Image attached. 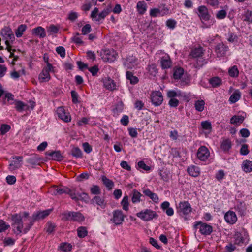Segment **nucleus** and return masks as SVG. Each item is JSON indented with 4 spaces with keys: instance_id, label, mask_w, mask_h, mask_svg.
<instances>
[{
    "instance_id": "obj_1",
    "label": "nucleus",
    "mask_w": 252,
    "mask_h": 252,
    "mask_svg": "<svg viewBox=\"0 0 252 252\" xmlns=\"http://www.w3.org/2000/svg\"><path fill=\"white\" fill-rule=\"evenodd\" d=\"M0 35L3 39L5 40L6 49L8 51H10V44L12 43L15 39L14 35L12 30L8 27H4L1 30Z\"/></svg>"
},
{
    "instance_id": "obj_2",
    "label": "nucleus",
    "mask_w": 252,
    "mask_h": 252,
    "mask_svg": "<svg viewBox=\"0 0 252 252\" xmlns=\"http://www.w3.org/2000/svg\"><path fill=\"white\" fill-rule=\"evenodd\" d=\"M62 215V220H64L82 222L85 220L84 216L79 212H65L63 213Z\"/></svg>"
},
{
    "instance_id": "obj_3",
    "label": "nucleus",
    "mask_w": 252,
    "mask_h": 252,
    "mask_svg": "<svg viewBox=\"0 0 252 252\" xmlns=\"http://www.w3.org/2000/svg\"><path fill=\"white\" fill-rule=\"evenodd\" d=\"M98 11L99 9L97 7L94 8L91 12V17L92 19H95L97 22H102V21L111 13L112 9L111 7H107L97 15Z\"/></svg>"
},
{
    "instance_id": "obj_4",
    "label": "nucleus",
    "mask_w": 252,
    "mask_h": 252,
    "mask_svg": "<svg viewBox=\"0 0 252 252\" xmlns=\"http://www.w3.org/2000/svg\"><path fill=\"white\" fill-rule=\"evenodd\" d=\"M192 211L190 204L188 201H182L179 204L177 209V213L181 217H185Z\"/></svg>"
},
{
    "instance_id": "obj_5",
    "label": "nucleus",
    "mask_w": 252,
    "mask_h": 252,
    "mask_svg": "<svg viewBox=\"0 0 252 252\" xmlns=\"http://www.w3.org/2000/svg\"><path fill=\"white\" fill-rule=\"evenodd\" d=\"M136 216L141 220L146 221L151 220L153 218L158 217L156 212L150 209H145L143 211H141L137 213Z\"/></svg>"
},
{
    "instance_id": "obj_6",
    "label": "nucleus",
    "mask_w": 252,
    "mask_h": 252,
    "mask_svg": "<svg viewBox=\"0 0 252 252\" xmlns=\"http://www.w3.org/2000/svg\"><path fill=\"white\" fill-rule=\"evenodd\" d=\"M194 227L196 229L198 228L200 233L204 235H209L213 231V228L211 225L205 223H202L201 221L198 222L195 224Z\"/></svg>"
},
{
    "instance_id": "obj_7",
    "label": "nucleus",
    "mask_w": 252,
    "mask_h": 252,
    "mask_svg": "<svg viewBox=\"0 0 252 252\" xmlns=\"http://www.w3.org/2000/svg\"><path fill=\"white\" fill-rule=\"evenodd\" d=\"M113 217L110 219L111 221L115 225H121L124 221L125 216L124 215L122 211L120 210H115L112 212Z\"/></svg>"
},
{
    "instance_id": "obj_8",
    "label": "nucleus",
    "mask_w": 252,
    "mask_h": 252,
    "mask_svg": "<svg viewBox=\"0 0 252 252\" xmlns=\"http://www.w3.org/2000/svg\"><path fill=\"white\" fill-rule=\"evenodd\" d=\"M151 100L154 106H160L163 101L162 93L159 91L152 92L151 94Z\"/></svg>"
},
{
    "instance_id": "obj_9",
    "label": "nucleus",
    "mask_w": 252,
    "mask_h": 252,
    "mask_svg": "<svg viewBox=\"0 0 252 252\" xmlns=\"http://www.w3.org/2000/svg\"><path fill=\"white\" fill-rule=\"evenodd\" d=\"M53 69V67L52 65L50 63H48V66L44 67L39 75V79L41 82H48L50 80L51 77L49 72L52 71Z\"/></svg>"
},
{
    "instance_id": "obj_10",
    "label": "nucleus",
    "mask_w": 252,
    "mask_h": 252,
    "mask_svg": "<svg viewBox=\"0 0 252 252\" xmlns=\"http://www.w3.org/2000/svg\"><path fill=\"white\" fill-rule=\"evenodd\" d=\"M91 204L94 206H99L101 209H104L107 205L104 197L99 195L94 196L91 200Z\"/></svg>"
},
{
    "instance_id": "obj_11",
    "label": "nucleus",
    "mask_w": 252,
    "mask_h": 252,
    "mask_svg": "<svg viewBox=\"0 0 252 252\" xmlns=\"http://www.w3.org/2000/svg\"><path fill=\"white\" fill-rule=\"evenodd\" d=\"M57 114L59 119L67 123L71 121V116L68 112H65L63 107H59L57 109Z\"/></svg>"
},
{
    "instance_id": "obj_12",
    "label": "nucleus",
    "mask_w": 252,
    "mask_h": 252,
    "mask_svg": "<svg viewBox=\"0 0 252 252\" xmlns=\"http://www.w3.org/2000/svg\"><path fill=\"white\" fill-rule=\"evenodd\" d=\"M210 155L208 149L205 146H201L197 152V157L199 159L205 161Z\"/></svg>"
},
{
    "instance_id": "obj_13",
    "label": "nucleus",
    "mask_w": 252,
    "mask_h": 252,
    "mask_svg": "<svg viewBox=\"0 0 252 252\" xmlns=\"http://www.w3.org/2000/svg\"><path fill=\"white\" fill-rule=\"evenodd\" d=\"M198 15L201 19L204 21H208L210 18V15L209 13L208 9L205 6H200L198 7Z\"/></svg>"
},
{
    "instance_id": "obj_14",
    "label": "nucleus",
    "mask_w": 252,
    "mask_h": 252,
    "mask_svg": "<svg viewBox=\"0 0 252 252\" xmlns=\"http://www.w3.org/2000/svg\"><path fill=\"white\" fill-rule=\"evenodd\" d=\"M224 219L227 223L231 224L235 223L237 220L235 213L232 211H229L225 214Z\"/></svg>"
},
{
    "instance_id": "obj_15",
    "label": "nucleus",
    "mask_w": 252,
    "mask_h": 252,
    "mask_svg": "<svg viewBox=\"0 0 252 252\" xmlns=\"http://www.w3.org/2000/svg\"><path fill=\"white\" fill-rule=\"evenodd\" d=\"M13 158L16 159V160L12 161L9 165V169L11 171L21 167L22 165L21 162L23 160V157L22 156L15 157Z\"/></svg>"
},
{
    "instance_id": "obj_16",
    "label": "nucleus",
    "mask_w": 252,
    "mask_h": 252,
    "mask_svg": "<svg viewBox=\"0 0 252 252\" xmlns=\"http://www.w3.org/2000/svg\"><path fill=\"white\" fill-rule=\"evenodd\" d=\"M228 50V47L223 43H219L215 48V52L219 57L224 56Z\"/></svg>"
},
{
    "instance_id": "obj_17",
    "label": "nucleus",
    "mask_w": 252,
    "mask_h": 252,
    "mask_svg": "<svg viewBox=\"0 0 252 252\" xmlns=\"http://www.w3.org/2000/svg\"><path fill=\"white\" fill-rule=\"evenodd\" d=\"M137 63V59L133 56L127 57L126 61L124 63V65L127 69H131Z\"/></svg>"
},
{
    "instance_id": "obj_18",
    "label": "nucleus",
    "mask_w": 252,
    "mask_h": 252,
    "mask_svg": "<svg viewBox=\"0 0 252 252\" xmlns=\"http://www.w3.org/2000/svg\"><path fill=\"white\" fill-rule=\"evenodd\" d=\"M46 155L51 157V159L57 161H61L63 159V156H62L60 151H47Z\"/></svg>"
},
{
    "instance_id": "obj_19",
    "label": "nucleus",
    "mask_w": 252,
    "mask_h": 252,
    "mask_svg": "<svg viewBox=\"0 0 252 252\" xmlns=\"http://www.w3.org/2000/svg\"><path fill=\"white\" fill-rule=\"evenodd\" d=\"M50 212V210H46L34 213L32 216V219L34 220L43 219L49 215Z\"/></svg>"
},
{
    "instance_id": "obj_20",
    "label": "nucleus",
    "mask_w": 252,
    "mask_h": 252,
    "mask_svg": "<svg viewBox=\"0 0 252 252\" xmlns=\"http://www.w3.org/2000/svg\"><path fill=\"white\" fill-rule=\"evenodd\" d=\"M41 160V158L38 155H33L27 159V162L33 167L36 165H39Z\"/></svg>"
},
{
    "instance_id": "obj_21",
    "label": "nucleus",
    "mask_w": 252,
    "mask_h": 252,
    "mask_svg": "<svg viewBox=\"0 0 252 252\" xmlns=\"http://www.w3.org/2000/svg\"><path fill=\"white\" fill-rule=\"evenodd\" d=\"M160 64L162 69H167L171 67L172 62L169 56L162 57L160 59Z\"/></svg>"
},
{
    "instance_id": "obj_22",
    "label": "nucleus",
    "mask_w": 252,
    "mask_h": 252,
    "mask_svg": "<svg viewBox=\"0 0 252 252\" xmlns=\"http://www.w3.org/2000/svg\"><path fill=\"white\" fill-rule=\"evenodd\" d=\"M53 188L54 189V194L55 195H62L63 193L67 194L69 191V188L65 186H54Z\"/></svg>"
},
{
    "instance_id": "obj_23",
    "label": "nucleus",
    "mask_w": 252,
    "mask_h": 252,
    "mask_svg": "<svg viewBox=\"0 0 252 252\" xmlns=\"http://www.w3.org/2000/svg\"><path fill=\"white\" fill-rule=\"evenodd\" d=\"M104 85L105 87L110 90L113 91L116 89V84L114 80L109 77L106 78L104 79Z\"/></svg>"
},
{
    "instance_id": "obj_24",
    "label": "nucleus",
    "mask_w": 252,
    "mask_h": 252,
    "mask_svg": "<svg viewBox=\"0 0 252 252\" xmlns=\"http://www.w3.org/2000/svg\"><path fill=\"white\" fill-rule=\"evenodd\" d=\"M234 208L241 216H244L246 214L247 207L246 204L244 202H238Z\"/></svg>"
},
{
    "instance_id": "obj_25",
    "label": "nucleus",
    "mask_w": 252,
    "mask_h": 252,
    "mask_svg": "<svg viewBox=\"0 0 252 252\" xmlns=\"http://www.w3.org/2000/svg\"><path fill=\"white\" fill-rule=\"evenodd\" d=\"M170 203L168 201L163 202L161 205V208L165 212L166 214L171 216L174 214V210L172 208L169 207Z\"/></svg>"
},
{
    "instance_id": "obj_26",
    "label": "nucleus",
    "mask_w": 252,
    "mask_h": 252,
    "mask_svg": "<svg viewBox=\"0 0 252 252\" xmlns=\"http://www.w3.org/2000/svg\"><path fill=\"white\" fill-rule=\"evenodd\" d=\"M203 54V48L201 47L196 48L191 50L189 56L192 58H200Z\"/></svg>"
},
{
    "instance_id": "obj_27",
    "label": "nucleus",
    "mask_w": 252,
    "mask_h": 252,
    "mask_svg": "<svg viewBox=\"0 0 252 252\" xmlns=\"http://www.w3.org/2000/svg\"><path fill=\"white\" fill-rule=\"evenodd\" d=\"M143 193L145 195L149 197L154 202H158L159 198L158 195L155 193L152 192L149 189H144L143 190Z\"/></svg>"
},
{
    "instance_id": "obj_28",
    "label": "nucleus",
    "mask_w": 252,
    "mask_h": 252,
    "mask_svg": "<svg viewBox=\"0 0 252 252\" xmlns=\"http://www.w3.org/2000/svg\"><path fill=\"white\" fill-rule=\"evenodd\" d=\"M232 147V142L228 139H224L221 144L220 148L224 152L228 151Z\"/></svg>"
},
{
    "instance_id": "obj_29",
    "label": "nucleus",
    "mask_w": 252,
    "mask_h": 252,
    "mask_svg": "<svg viewBox=\"0 0 252 252\" xmlns=\"http://www.w3.org/2000/svg\"><path fill=\"white\" fill-rule=\"evenodd\" d=\"M142 195L140 192L134 189L132 191L131 201L135 204L140 202L141 201V197Z\"/></svg>"
},
{
    "instance_id": "obj_30",
    "label": "nucleus",
    "mask_w": 252,
    "mask_h": 252,
    "mask_svg": "<svg viewBox=\"0 0 252 252\" xmlns=\"http://www.w3.org/2000/svg\"><path fill=\"white\" fill-rule=\"evenodd\" d=\"M242 169L245 173L252 171V161L249 160H244L242 164Z\"/></svg>"
},
{
    "instance_id": "obj_31",
    "label": "nucleus",
    "mask_w": 252,
    "mask_h": 252,
    "mask_svg": "<svg viewBox=\"0 0 252 252\" xmlns=\"http://www.w3.org/2000/svg\"><path fill=\"white\" fill-rule=\"evenodd\" d=\"M115 52L112 51V53L109 50L105 51V55L103 57V59L105 61L112 62L115 60L116 56L114 55Z\"/></svg>"
},
{
    "instance_id": "obj_32",
    "label": "nucleus",
    "mask_w": 252,
    "mask_h": 252,
    "mask_svg": "<svg viewBox=\"0 0 252 252\" xmlns=\"http://www.w3.org/2000/svg\"><path fill=\"white\" fill-rule=\"evenodd\" d=\"M32 33L38 36L40 38H44L46 35L45 29L40 26L33 29L32 30Z\"/></svg>"
},
{
    "instance_id": "obj_33",
    "label": "nucleus",
    "mask_w": 252,
    "mask_h": 252,
    "mask_svg": "<svg viewBox=\"0 0 252 252\" xmlns=\"http://www.w3.org/2000/svg\"><path fill=\"white\" fill-rule=\"evenodd\" d=\"M187 171L190 176L194 177H197L200 174L199 168L194 165L189 167Z\"/></svg>"
},
{
    "instance_id": "obj_34",
    "label": "nucleus",
    "mask_w": 252,
    "mask_h": 252,
    "mask_svg": "<svg viewBox=\"0 0 252 252\" xmlns=\"http://www.w3.org/2000/svg\"><path fill=\"white\" fill-rule=\"evenodd\" d=\"M167 96L171 99L176 97L183 96V93L180 91H176L175 90H169L167 93Z\"/></svg>"
},
{
    "instance_id": "obj_35",
    "label": "nucleus",
    "mask_w": 252,
    "mask_h": 252,
    "mask_svg": "<svg viewBox=\"0 0 252 252\" xmlns=\"http://www.w3.org/2000/svg\"><path fill=\"white\" fill-rule=\"evenodd\" d=\"M136 8L138 13L142 15L146 11V4L143 1H139L137 3Z\"/></svg>"
},
{
    "instance_id": "obj_36",
    "label": "nucleus",
    "mask_w": 252,
    "mask_h": 252,
    "mask_svg": "<svg viewBox=\"0 0 252 252\" xmlns=\"http://www.w3.org/2000/svg\"><path fill=\"white\" fill-rule=\"evenodd\" d=\"M26 29L27 26L26 25L21 24L19 25L15 32L16 37L18 38L21 37Z\"/></svg>"
},
{
    "instance_id": "obj_37",
    "label": "nucleus",
    "mask_w": 252,
    "mask_h": 252,
    "mask_svg": "<svg viewBox=\"0 0 252 252\" xmlns=\"http://www.w3.org/2000/svg\"><path fill=\"white\" fill-rule=\"evenodd\" d=\"M205 102L203 100H198L195 102L194 103V107L198 112H202L204 109L205 107Z\"/></svg>"
},
{
    "instance_id": "obj_38",
    "label": "nucleus",
    "mask_w": 252,
    "mask_h": 252,
    "mask_svg": "<svg viewBox=\"0 0 252 252\" xmlns=\"http://www.w3.org/2000/svg\"><path fill=\"white\" fill-rule=\"evenodd\" d=\"M102 181L105 186L109 189H111L114 186V182L107 178L105 176H102Z\"/></svg>"
},
{
    "instance_id": "obj_39",
    "label": "nucleus",
    "mask_w": 252,
    "mask_h": 252,
    "mask_svg": "<svg viewBox=\"0 0 252 252\" xmlns=\"http://www.w3.org/2000/svg\"><path fill=\"white\" fill-rule=\"evenodd\" d=\"M201 126L203 129L207 130L205 133L209 134L212 130V126L210 122L207 121H202L201 123Z\"/></svg>"
},
{
    "instance_id": "obj_40",
    "label": "nucleus",
    "mask_w": 252,
    "mask_h": 252,
    "mask_svg": "<svg viewBox=\"0 0 252 252\" xmlns=\"http://www.w3.org/2000/svg\"><path fill=\"white\" fill-rule=\"evenodd\" d=\"M209 83L213 87H217L221 84V80L218 77H214L209 79Z\"/></svg>"
},
{
    "instance_id": "obj_41",
    "label": "nucleus",
    "mask_w": 252,
    "mask_h": 252,
    "mask_svg": "<svg viewBox=\"0 0 252 252\" xmlns=\"http://www.w3.org/2000/svg\"><path fill=\"white\" fill-rule=\"evenodd\" d=\"M126 77L132 84H135L138 82V78L136 76H133L132 73L130 71H127L126 72Z\"/></svg>"
},
{
    "instance_id": "obj_42",
    "label": "nucleus",
    "mask_w": 252,
    "mask_h": 252,
    "mask_svg": "<svg viewBox=\"0 0 252 252\" xmlns=\"http://www.w3.org/2000/svg\"><path fill=\"white\" fill-rule=\"evenodd\" d=\"M241 97V94L240 92L235 91L230 96L229 98V101L232 103H234L238 101Z\"/></svg>"
},
{
    "instance_id": "obj_43",
    "label": "nucleus",
    "mask_w": 252,
    "mask_h": 252,
    "mask_svg": "<svg viewBox=\"0 0 252 252\" xmlns=\"http://www.w3.org/2000/svg\"><path fill=\"white\" fill-rule=\"evenodd\" d=\"M239 70L236 65H234L229 69L228 74L232 77H237L239 75Z\"/></svg>"
},
{
    "instance_id": "obj_44",
    "label": "nucleus",
    "mask_w": 252,
    "mask_h": 252,
    "mask_svg": "<svg viewBox=\"0 0 252 252\" xmlns=\"http://www.w3.org/2000/svg\"><path fill=\"white\" fill-rule=\"evenodd\" d=\"M71 154L76 158H82V153L78 147H73L71 151Z\"/></svg>"
},
{
    "instance_id": "obj_45",
    "label": "nucleus",
    "mask_w": 252,
    "mask_h": 252,
    "mask_svg": "<svg viewBox=\"0 0 252 252\" xmlns=\"http://www.w3.org/2000/svg\"><path fill=\"white\" fill-rule=\"evenodd\" d=\"M184 69L181 67L174 69L173 78L175 79H180L184 74Z\"/></svg>"
},
{
    "instance_id": "obj_46",
    "label": "nucleus",
    "mask_w": 252,
    "mask_h": 252,
    "mask_svg": "<svg viewBox=\"0 0 252 252\" xmlns=\"http://www.w3.org/2000/svg\"><path fill=\"white\" fill-rule=\"evenodd\" d=\"M244 120V117L242 116H233L230 119V122L233 124L242 123Z\"/></svg>"
},
{
    "instance_id": "obj_47",
    "label": "nucleus",
    "mask_w": 252,
    "mask_h": 252,
    "mask_svg": "<svg viewBox=\"0 0 252 252\" xmlns=\"http://www.w3.org/2000/svg\"><path fill=\"white\" fill-rule=\"evenodd\" d=\"M14 227L13 231L15 234L17 235L20 234L22 233V228L23 227V221L15 224L13 225H12Z\"/></svg>"
},
{
    "instance_id": "obj_48",
    "label": "nucleus",
    "mask_w": 252,
    "mask_h": 252,
    "mask_svg": "<svg viewBox=\"0 0 252 252\" xmlns=\"http://www.w3.org/2000/svg\"><path fill=\"white\" fill-rule=\"evenodd\" d=\"M47 32L49 35L56 34L58 32L59 28L54 25H51L47 28Z\"/></svg>"
},
{
    "instance_id": "obj_49",
    "label": "nucleus",
    "mask_w": 252,
    "mask_h": 252,
    "mask_svg": "<svg viewBox=\"0 0 252 252\" xmlns=\"http://www.w3.org/2000/svg\"><path fill=\"white\" fill-rule=\"evenodd\" d=\"M147 69L150 74L153 76H155L158 73V69L155 64L149 65Z\"/></svg>"
},
{
    "instance_id": "obj_50",
    "label": "nucleus",
    "mask_w": 252,
    "mask_h": 252,
    "mask_svg": "<svg viewBox=\"0 0 252 252\" xmlns=\"http://www.w3.org/2000/svg\"><path fill=\"white\" fill-rule=\"evenodd\" d=\"M15 108L17 111L22 112L25 109L26 105L21 101H16L15 103Z\"/></svg>"
},
{
    "instance_id": "obj_51",
    "label": "nucleus",
    "mask_w": 252,
    "mask_h": 252,
    "mask_svg": "<svg viewBox=\"0 0 252 252\" xmlns=\"http://www.w3.org/2000/svg\"><path fill=\"white\" fill-rule=\"evenodd\" d=\"M78 236L80 238H84L87 235V231L84 227H79L77 229Z\"/></svg>"
},
{
    "instance_id": "obj_52",
    "label": "nucleus",
    "mask_w": 252,
    "mask_h": 252,
    "mask_svg": "<svg viewBox=\"0 0 252 252\" xmlns=\"http://www.w3.org/2000/svg\"><path fill=\"white\" fill-rule=\"evenodd\" d=\"M11 220L13 221L12 225L19 223L22 221L21 216L19 214H17L13 215L11 217Z\"/></svg>"
},
{
    "instance_id": "obj_53",
    "label": "nucleus",
    "mask_w": 252,
    "mask_h": 252,
    "mask_svg": "<svg viewBox=\"0 0 252 252\" xmlns=\"http://www.w3.org/2000/svg\"><path fill=\"white\" fill-rule=\"evenodd\" d=\"M59 249L64 252H68L71 251L72 246L69 244L63 243L59 246Z\"/></svg>"
},
{
    "instance_id": "obj_54",
    "label": "nucleus",
    "mask_w": 252,
    "mask_h": 252,
    "mask_svg": "<svg viewBox=\"0 0 252 252\" xmlns=\"http://www.w3.org/2000/svg\"><path fill=\"white\" fill-rule=\"evenodd\" d=\"M158 8L159 10H160V15L162 16L167 15L169 13V9L165 4L161 5Z\"/></svg>"
},
{
    "instance_id": "obj_55",
    "label": "nucleus",
    "mask_w": 252,
    "mask_h": 252,
    "mask_svg": "<svg viewBox=\"0 0 252 252\" xmlns=\"http://www.w3.org/2000/svg\"><path fill=\"white\" fill-rule=\"evenodd\" d=\"M121 205L124 210L127 211L128 210L129 202L128 197L127 196H124L121 201Z\"/></svg>"
},
{
    "instance_id": "obj_56",
    "label": "nucleus",
    "mask_w": 252,
    "mask_h": 252,
    "mask_svg": "<svg viewBox=\"0 0 252 252\" xmlns=\"http://www.w3.org/2000/svg\"><path fill=\"white\" fill-rule=\"evenodd\" d=\"M91 193L94 195H99L101 193V189L97 185H93L90 189Z\"/></svg>"
},
{
    "instance_id": "obj_57",
    "label": "nucleus",
    "mask_w": 252,
    "mask_h": 252,
    "mask_svg": "<svg viewBox=\"0 0 252 252\" xmlns=\"http://www.w3.org/2000/svg\"><path fill=\"white\" fill-rule=\"evenodd\" d=\"M244 21L249 23H252V11L247 10L244 14Z\"/></svg>"
},
{
    "instance_id": "obj_58",
    "label": "nucleus",
    "mask_w": 252,
    "mask_h": 252,
    "mask_svg": "<svg viewBox=\"0 0 252 252\" xmlns=\"http://www.w3.org/2000/svg\"><path fill=\"white\" fill-rule=\"evenodd\" d=\"M79 33H76V34L72 37V41L74 43L78 45H81L83 43L82 38H80Z\"/></svg>"
},
{
    "instance_id": "obj_59",
    "label": "nucleus",
    "mask_w": 252,
    "mask_h": 252,
    "mask_svg": "<svg viewBox=\"0 0 252 252\" xmlns=\"http://www.w3.org/2000/svg\"><path fill=\"white\" fill-rule=\"evenodd\" d=\"M10 129L9 125L6 124H2L0 127V134L3 135L7 133Z\"/></svg>"
},
{
    "instance_id": "obj_60",
    "label": "nucleus",
    "mask_w": 252,
    "mask_h": 252,
    "mask_svg": "<svg viewBox=\"0 0 252 252\" xmlns=\"http://www.w3.org/2000/svg\"><path fill=\"white\" fill-rule=\"evenodd\" d=\"M91 25L89 24H87L85 26H84L82 28V34L83 35H86L89 33L91 32Z\"/></svg>"
},
{
    "instance_id": "obj_61",
    "label": "nucleus",
    "mask_w": 252,
    "mask_h": 252,
    "mask_svg": "<svg viewBox=\"0 0 252 252\" xmlns=\"http://www.w3.org/2000/svg\"><path fill=\"white\" fill-rule=\"evenodd\" d=\"M227 13L224 10H219L216 14V17L218 19H223L226 17Z\"/></svg>"
},
{
    "instance_id": "obj_62",
    "label": "nucleus",
    "mask_w": 252,
    "mask_h": 252,
    "mask_svg": "<svg viewBox=\"0 0 252 252\" xmlns=\"http://www.w3.org/2000/svg\"><path fill=\"white\" fill-rule=\"evenodd\" d=\"M10 225L6 224L5 221L1 220H0V232H2L9 228Z\"/></svg>"
},
{
    "instance_id": "obj_63",
    "label": "nucleus",
    "mask_w": 252,
    "mask_h": 252,
    "mask_svg": "<svg viewBox=\"0 0 252 252\" xmlns=\"http://www.w3.org/2000/svg\"><path fill=\"white\" fill-rule=\"evenodd\" d=\"M179 101L175 98H171L169 101L168 104L171 107H176L179 105Z\"/></svg>"
},
{
    "instance_id": "obj_64",
    "label": "nucleus",
    "mask_w": 252,
    "mask_h": 252,
    "mask_svg": "<svg viewBox=\"0 0 252 252\" xmlns=\"http://www.w3.org/2000/svg\"><path fill=\"white\" fill-rule=\"evenodd\" d=\"M249 153L248 145L243 144L240 149V154L242 155H247Z\"/></svg>"
}]
</instances>
